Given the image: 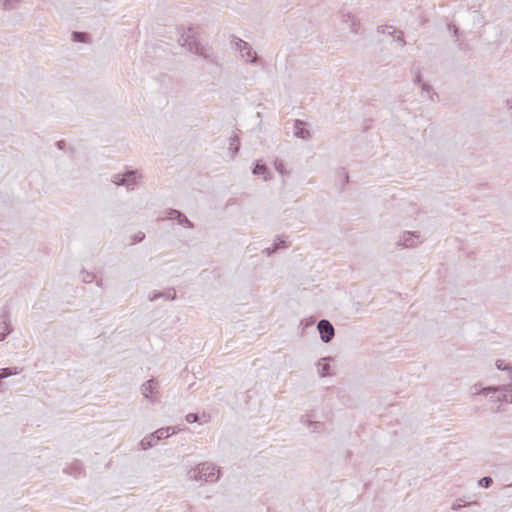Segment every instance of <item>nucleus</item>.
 <instances>
[{"label": "nucleus", "instance_id": "1", "mask_svg": "<svg viewBox=\"0 0 512 512\" xmlns=\"http://www.w3.org/2000/svg\"><path fill=\"white\" fill-rule=\"evenodd\" d=\"M188 477L194 481L216 482L220 472L209 462H203L188 471Z\"/></svg>", "mask_w": 512, "mask_h": 512}, {"label": "nucleus", "instance_id": "2", "mask_svg": "<svg viewBox=\"0 0 512 512\" xmlns=\"http://www.w3.org/2000/svg\"><path fill=\"white\" fill-rule=\"evenodd\" d=\"M142 174L138 170L127 169L124 173L112 175L111 181L118 186H125L128 190H134Z\"/></svg>", "mask_w": 512, "mask_h": 512}, {"label": "nucleus", "instance_id": "3", "mask_svg": "<svg viewBox=\"0 0 512 512\" xmlns=\"http://www.w3.org/2000/svg\"><path fill=\"white\" fill-rule=\"evenodd\" d=\"M183 47H186L190 52L195 53L199 56H202L205 60L210 63H215V58L207 53V50L204 46H202L194 36L191 35H182L179 40Z\"/></svg>", "mask_w": 512, "mask_h": 512}, {"label": "nucleus", "instance_id": "4", "mask_svg": "<svg viewBox=\"0 0 512 512\" xmlns=\"http://www.w3.org/2000/svg\"><path fill=\"white\" fill-rule=\"evenodd\" d=\"M235 45H236V48L239 50L240 52V56L243 60H245L246 62H249V63H257L259 61V57L258 55L256 54V52L253 50L252 46L242 40V39H237V41L235 42Z\"/></svg>", "mask_w": 512, "mask_h": 512}, {"label": "nucleus", "instance_id": "5", "mask_svg": "<svg viewBox=\"0 0 512 512\" xmlns=\"http://www.w3.org/2000/svg\"><path fill=\"white\" fill-rule=\"evenodd\" d=\"M320 338L324 343H329L334 338L335 330L329 320L322 319L317 324Z\"/></svg>", "mask_w": 512, "mask_h": 512}, {"label": "nucleus", "instance_id": "6", "mask_svg": "<svg viewBox=\"0 0 512 512\" xmlns=\"http://www.w3.org/2000/svg\"><path fill=\"white\" fill-rule=\"evenodd\" d=\"M166 218L169 220H175L181 226L193 229L194 224L187 218V216L179 210L168 209Z\"/></svg>", "mask_w": 512, "mask_h": 512}, {"label": "nucleus", "instance_id": "7", "mask_svg": "<svg viewBox=\"0 0 512 512\" xmlns=\"http://www.w3.org/2000/svg\"><path fill=\"white\" fill-rule=\"evenodd\" d=\"M419 235L415 234L414 232H404L403 235L400 237L398 244L400 246H403L405 248H411L417 245L419 242Z\"/></svg>", "mask_w": 512, "mask_h": 512}, {"label": "nucleus", "instance_id": "8", "mask_svg": "<svg viewBox=\"0 0 512 512\" xmlns=\"http://www.w3.org/2000/svg\"><path fill=\"white\" fill-rule=\"evenodd\" d=\"M293 134L295 137L304 140L310 137V131L306 128V123L301 120H295L293 126Z\"/></svg>", "mask_w": 512, "mask_h": 512}, {"label": "nucleus", "instance_id": "9", "mask_svg": "<svg viewBox=\"0 0 512 512\" xmlns=\"http://www.w3.org/2000/svg\"><path fill=\"white\" fill-rule=\"evenodd\" d=\"M300 422L306 425L313 433H320L323 430V423L312 420L310 415H302Z\"/></svg>", "mask_w": 512, "mask_h": 512}, {"label": "nucleus", "instance_id": "10", "mask_svg": "<svg viewBox=\"0 0 512 512\" xmlns=\"http://www.w3.org/2000/svg\"><path fill=\"white\" fill-rule=\"evenodd\" d=\"M4 325V331H0V342L3 341L7 335H9L13 329L10 323L9 314L7 311H4L0 315V328Z\"/></svg>", "mask_w": 512, "mask_h": 512}, {"label": "nucleus", "instance_id": "11", "mask_svg": "<svg viewBox=\"0 0 512 512\" xmlns=\"http://www.w3.org/2000/svg\"><path fill=\"white\" fill-rule=\"evenodd\" d=\"M332 360L331 357H324L321 358L317 364L318 366V373L320 377H325L330 375V361Z\"/></svg>", "mask_w": 512, "mask_h": 512}, {"label": "nucleus", "instance_id": "12", "mask_svg": "<svg viewBox=\"0 0 512 512\" xmlns=\"http://www.w3.org/2000/svg\"><path fill=\"white\" fill-rule=\"evenodd\" d=\"M158 382L155 379H150L142 384V394L145 398L149 399L150 395L156 389Z\"/></svg>", "mask_w": 512, "mask_h": 512}, {"label": "nucleus", "instance_id": "13", "mask_svg": "<svg viewBox=\"0 0 512 512\" xmlns=\"http://www.w3.org/2000/svg\"><path fill=\"white\" fill-rule=\"evenodd\" d=\"M159 298H165L167 300H174L176 298V292L174 290H168L166 292H153L149 296L150 301H156Z\"/></svg>", "mask_w": 512, "mask_h": 512}, {"label": "nucleus", "instance_id": "14", "mask_svg": "<svg viewBox=\"0 0 512 512\" xmlns=\"http://www.w3.org/2000/svg\"><path fill=\"white\" fill-rule=\"evenodd\" d=\"M175 433V427H164L156 430L153 434L158 442L159 440L168 438L170 435H173Z\"/></svg>", "mask_w": 512, "mask_h": 512}, {"label": "nucleus", "instance_id": "15", "mask_svg": "<svg viewBox=\"0 0 512 512\" xmlns=\"http://www.w3.org/2000/svg\"><path fill=\"white\" fill-rule=\"evenodd\" d=\"M253 174L256 176H261L264 180H267L270 172L265 164L257 162L253 168Z\"/></svg>", "mask_w": 512, "mask_h": 512}, {"label": "nucleus", "instance_id": "16", "mask_svg": "<svg viewBox=\"0 0 512 512\" xmlns=\"http://www.w3.org/2000/svg\"><path fill=\"white\" fill-rule=\"evenodd\" d=\"M156 443H157V440H156L154 434L152 433L149 436L144 437L140 441V446L143 450H148V449L152 448Z\"/></svg>", "mask_w": 512, "mask_h": 512}, {"label": "nucleus", "instance_id": "17", "mask_svg": "<svg viewBox=\"0 0 512 512\" xmlns=\"http://www.w3.org/2000/svg\"><path fill=\"white\" fill-rule=\"evenodd\" d=\"M71 39L72 41L79 43H89L90 41V37L87 33L79 31H73L71 34Z\"/></svg>", "mask_w": 512, "mask_h": 512}, {"label": "nucleus", "instance_id": "18", "mask_svg": "<svg viewBox=\"0 0 512 512\" xmlns=\"http://www.w3.org/2000/svg\"><path fill=\"white\" fill-rule=\"evenodd\" d=\"M20 370L17 367H8L0 369V380L8 378L12 375L19 374Z\"/></svg>", "mask_w": 512, "mask_h": 512}, {"label": "nucleus", "instance_id": "19", "mask_svg": "<svg viewBox=\"0 0 512 512\" xmlns=\"http://www.w3.org/2000/svg\"><path fill=\"white\" fill-rule=\"evenodd\" d=\"M229 150L232 152V157L235 156V154L239 151L240 149V143H239V138L238 136L235 134L233 137H230L229 138Z\"/></svg>", "mask_w": 512, "mask_h": 512}, {"label": "nucleus", "instance_id": "20", "mask_svg": "<svg viewBox=\"0 0 512 512\" xmlns=\"http://www.w3.org/2000/svg\"><path fill=\"white\" fill-rule=\"evenodd\" d=\"M447 28H448V30H449V31H452V32H453V35H454V37L456 38V39H455V42L457 43L458 48H459L460 50H464V49H465V47H464L463 43L460 41V39H459V29H458V27H457V26H455V25H453V24H448V25H447Z\"/></svg>", "mask_w": 512, "mask_h": 512}, {"label": "nucleus", "instance_id": "21", "mask_svg": "<svg viewBox=\"0 0 512 512\" xmlns=\"http://www.w3.org/2000/svg\"><path fill=\"white\" fill-rule=\"evenodd\" d=\"M388 35L395 37V40L400 42L401 47H404L406 45V41L404 39L402 31H397L396 29H393L392 32H388Z\"/></svg>", "mask_w": 512, "mask_h": 512}, {"label": "nucleus", "instance_id": "22", "mask_svg": "<svg viewBox=\"0 0 512 512\" xmlns=\"http://www.w3.org/2000/svg\"><path fill=\"white\" fill-rule=\"evenodd\" d=\"M4 9L11 10L18 7L20 0H0Z\"/></svg>", "mask_w": 512, "mask_h": 512}, {"label": "nucleus", "instance_id": "23", "mask_svg": "<svg viewBox=\"0 0 512 512\" xmlns=\"http://www.w3.org/2000/svg\"><path fill=\"white\" fill-rule=\"evenodd\" d=\"M496 367L498 370L508 371L509 374H512V366L504 360H497Z\"/></svg>", "mask_w": 512, "mask_h": 512}, {"label": "nucleus", "instance_id": "24", "mask_svg": "<svg viewBox=\"0 0 512 512\" xmlns=\"http://www.w3.org/2000/svg\"><path fill=\"white\" fill-rule=\"evenodd\" d=\"M145 239V233L142 231H138L134 235L131 236V244L134 245L136 243H140Z\"/></svg>", "mask_w": 512, "mask_h": 512}, {"label": "nucleus", "instance_id": "25", "mask_svg": "<svg viewBox=\"0 0 512 512\" xmlns=\"http://www.w3.org/2000/svg\"><path fill=\"white\" fill-rule=\"evenodd\" d=\"M493 483V479L490 476H485L478 481V485L482 488H489Z\"/></svg>", "mask_w": 512, "mask_h": 512}, {"label": "nucleus", "instance_id": "26", "mask_svg": "<svg viewBox=\"0 0 512 512\" xmlns=\"http://www.w3.org/2000/svg\"><path fill=\"white\" fill-rule=\"evenodd\" d=\"M361 25L360 23L353 17L350 24V31L354 34L360 33Z\"/></svg>", "mask_w": 512, "mask_h": 512}, {"label": "nucleus", "instance_id": "27", "mask_svg": "<svg viewBox=\"0 0 512 512\" xmlns=\"http://www.w3.org/2000/svg\"><path fill=\"white\" fill-rule=\"evenodd\" d=\"M95 276L89 272H83L82 280L85 283H91L94 280Z\"/></svg>", "mask_w": 512, "mask_h": 512}, {"label": "nucleus", "instance_id": "28", "mask_svg": "<svg viewBox=\"0 0 512 512\" xmlns=\"http://www.w3.org/2000/svg\"><path fill=\"white\" fill-rule=\"evenodd\" d=\"M199 420V416L196 413H189L186 415V421L188 423H195Z\"/></svg>", "mask_w": 512, "mask_h": 512}, {"label": "nucleus", "instance_id": "29", "mask_svg": "<svg viewBox=\"0 0 512 512\" xmlns=\"http://www.w3.org/2000/svg\"><path fill=\"white\" fill-rule=\"evenodd\" d=\"M273 246H277L278 247V250L281 249V248H285L287 247L286 245V241L283 240V239H280V238H277L275 240V242L273 243Z\"/></svg>", "mask_w": 512, "mask_h": 512}, {"label": "nucleus", "instance_id": "30", "mask_svg": "<svg viewBox=\"0 0 512 512\" xmlns=\"http://www.w3.org/2000/svg\"><path fill=\"white\" fill-rule=\"evenodd\" d=\"M278 250L277 246H271L267 247L263 250V253H265L267 256H271L273 253H275Z\"/></svg>", "mask_w": 512, "mask_h": 512}, {"label": "nucleus", "instance_id": "31", "mask_svg": "<svg viewBox=\"0 0 512 512\" xmlns=\"http://www.w3.org/2000/svg\"><path fill=\"white\" fill-rule=\"evenodd\" d=\"M81 466L80 464H75V467H74V472L72 473L75 477L79 476L81 474Z\"/></svg>", "mask_w": 512, "mask_h": 512}, {"label": "nucleus", "instance_id": "32", "mask_svg": "<svg viewBox=\"0 0 512 512\" xmlns=\"http://www.w3.org/2000/svg\"><path fill=\"white\" fill-rule=\"evenodd\" d=\"M432 90H433V89H432V86H430L429 84L424 83V84L422 85V91H423V92H426V93H428V94H429Z\"/></svg>", "mask_w": 512, "mask_h": 512}, {"label": "nucleus", "instance_id": "33", "mask_svg": "<svg viewBox=\"0 0 512 512\" xmlns=\"http://www.w3.org/2000/svg\"><path fill=\"white\" fill-rule=\"evenodd\" d=\"M354 16H352L351 14H343L342 15V19H343V22H348V21H351L353 19Z\"/></svg>", "mask_w": 512, "mask_h": 512}, {"label": "nucleus", "instance_id": "34", "mask_svg": "<svg viewBox=\"0 0 512 512\" xmlns=\"http://www.w3.org/2000/svg\"><path fill=\"white\" fill-rule=\"evenodd\" d=\"M387 28H393V27H392V26H379V27L377 28V31H378L379 33H383V34H385V33H386V29H387Z\"/></svg>", "mask_w": 512, "mask_h": 512}, {"label": "nucleus", "instance_id": "35", "mask_svg": "<svg viewBox=\"0 0 512 512\" xmlns=\"http://www.w3.org/2000/svg\"><path fill=\"white\" fill-rule=\"evenodd\" d=\"M471 393L473 395H477V394H482L481 390L478 389V386L477 385H474L471 389Z\"/></svg>", "mask_w": 512, "mask_h": 512}, {"label": "nucleus", "instance_id": "36", "mask_svg": "<svg viewBox=\"0 0 512 512\" xmlns=\"http://www.w3.org/2000/svg\"><path fill=\"white\" fill-rule=\"evenodd\" d=\"M276 165V169L280 172V173H283V163L282 162H276L275 163Z\"/></svg>", "mask_w": 512, "mask_h": 512}, {"label": "nucleus", "instance_id": "37", "mask_svg": "<svg viewBox=\"0 0 512 512\" xmlns=\"http://www.w3.org/2000/svg\"><path fill=\"white\" fill-rule=\"evenodd\" d=\"M56 145H57V147H58L59 149H63V148H64V146H65V142H64L63 140H61V141H58V142L56 143Z\"/></svg>", "mask_w": 512, "mask_h": 512}, {"label": "nucleus", "instance_id": "38", "mask_svg": "<svg viewBox=\"0 0 512 512\" xmlns=\"http://www.w3.org/2000/svg\"><path fill=\"white\" fill-rule=\"evenodd\" d=\"M506 103H507L508 109L512 110V98L511 99H507Z\"/></svg>", "mask_w": 512, "mask_h": 512}, {"label": "nucleus", "instance_id": "39", "mask_svg": "<svg viewBox=\"0 0 512 512\" xmlns=\"http://www.w3.org/2000/svg\"><path fill=\"white\" fill-rule=\"evenodd\" d=\"M0 391H3V383H2V380H0Z\"/></svg>", "mask_w": 512, "mask_h": 512}, {"label": "nucleus", "instance_id": "40", "mask_svg": "<svg viewBox=\"0 0 512 512\" xmlns=\"http://www.w3.org/2000/svg\"><path fill=\"white\" fill-rule=\"evenodd\" d=\"M415 81L420 82V75H417Z\"/></svg>", "mask_w": 512, "mask_h": 512}, {"label": "nucleus", "instance_id": "41", "mask_svg": "<svg viewBox=\"0 0 512 512\" xmlns=\"http://www.w3.org/2000/svg\"><path fill=\"white\" fill-rule=\"evenodd\" d=\"M0 331H4V325H2V327L0 328Z\"/></svg>", "mask_w": 512, "mask_h": 512}]
</instances>
